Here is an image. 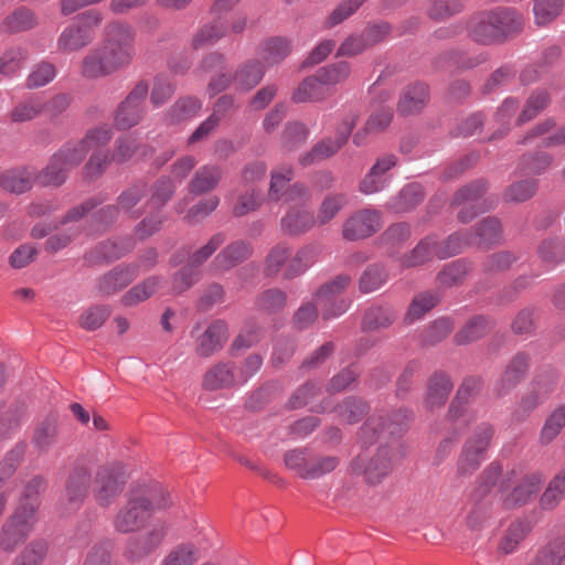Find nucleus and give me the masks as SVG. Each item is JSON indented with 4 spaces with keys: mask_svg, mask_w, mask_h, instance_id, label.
Masks as SVG:
<instances>
[{
    "mask_svg": "<svg viewBox=\"0 0 565 565\" xmlns=\"http://www.w3.org/2000/svg\"><path fill=\"white\" fill-rule=\"evenodd\" d=\"M527 531L529 529L523 522L511 523L501 539L499 551L507 555L515 552Z\"/></svg>",
    "mask_w": 565,
    "mask_h": 565,
    "instance_id": "obj_58",
    "label": "nucleus"
},
{
    "mask_svg": "<svg viewBox=\"0 0 565 565\" xmlns=\"http://www.w3.org/2000/svg\"><path fill=\"white\" fill-rule=\"evenodd\" d=\"M475 244L472 235L467 231L462 233H454L443 243L437 242L436 257L445 259L459 254L467 245Z\"/></svg>",
    "mask_w": 565,
    "mask_h": 565,
    "instance_id": "obj_51",
    "label": "nucleus"
},
{
    "mask_svg": "<svg viewBox=\"0 0 565 565\" xmlns=\"http://www.w3.org/2000/svg\"><path fill=\"white\" fill-rule=\"evenodd\" d=\"M149 87L146 82H139L118 106L115 122L119 129H129L136 126L143 116V102Z\"/></svg>",
    "mask_w": 565,
    "mask_h": 565,
    "instance_id": "obj_15",
    "label": "nucleus"
},
{
    "mask_svg": "<svg viewBox=\"0 0 565 565\" xmlns=\"http://www.w3.org/2000/svg\"><path fill=\"white\" fill-rule=\"evenodd\" d=\"M264 75V65L257 60H248L239 64L233 73V88L237 92H248L260 83Z\"/></svg>",
    "mask_w": 565,
    "mask_h": 565,
    "instance_id": "obj_27",
    "label": "nucleus"
},
{
    "mask_svg": "<svg viewBox=\"0 0 565 565\" xmlns=\"http://www.w3.org/2000/svg\"><path fill=\"white\" fill-rule=\"evenodd\" d=\"M83 161V152L81 150H73L66 143L58 149L50 159L45 168L40 172L36 171V179L39 184L43 186H60L63 184L70 171Z\"/></svg>",
    "mask_w": 565,
    "mask_h": 565,
    "instance_id": "obj_9",
    "label": "nucleus"
},
{
    "mask_svg": "<svg viewBox=\"0 0 565 565\" xmlns=\"http://www.w3.org/2000/svg\"><path fill=\"white\" fill-rule=\"evenodd\" d=\"M382 226V215L376 210H361L354 213L343 226V236L349 241L366 238Z\"/></svg>",
    "mask_w": 565,
    "mask_h": 565,
    "instance_id": "obj_18",
    "label": "nucleus"
},
{
    "mask_svg": "<svg viewBox=\"0 0 565 565\" xmlns=\"http://www.w3.org/2000/svg\"><path fill=\"white\" fill-rule=\"evenodd\" d=\"M565 426V405L556 408L545 420L541 430L540 441L542 445H548L555 439Z\"/></svg>",
    "mask_w": 565,
    "mask_h": 565,
    "instance_id": "obj_62",
    "label": "nucleus"
},
{
    "mask_svg": "<svg viewBox=\"0 0 565 565\" xmlns=\"http://www.w3.org/2000/svg\"><path fill=\"white\" fill-rule=\"evenodd\" d=\"M290 42L285 38H271L262 43L258 55L268 66L284 61L290 53Z\"/></svg>",
    "mask_w": 565,
    "mask_h": 565,
    "instance_id": "obj_41",
    "label": "nucleus"
},
{
    "mask_svg": "<svg viewBox=\"0 0 565 565\" xmlns=\"http://www.w3.org/2000/svg\"><path fill=\"white\" fill-rule=\"evenodd\" d=\"M202 109V102L196 97L180 98L169 110L172 122L182 121L196 116Z\"/></svg>",
    "mask_w": 565,
    "mask_h": 565,
    "instance_id": "obj_55",
    "label": "nucleus"
},
{
    "mask_svg": "<svg viewBox=\"0 0 565 565\" xmlns=\"http://www.w3.org/2000/svg\"><path fill=\"white\" fill-rule=\"evenodd\" d=\"M203 72H216L210 79L207 92L214 96L228 87H233V74L222 72L225 67V57L223 54L214 52L206 55L201 62Z\"/></svg>",
    "mask_w": 565,
    "mask_h": 565,
    "instance_id": "obj_24",
    "label": "nucleus"
},
{
    "mask_svg": "<svg viewBox=\"0 0 565 565\" xmlns=\"http://www.w3.org/2000/svg\"><path fill=\"white\" fill-rule=\"evenodd\" d=\"M565 498V470L559 471L550 480L540 498V507L543 510H554Z\"/></svg>",
    "mask_w": 565,
    "mask_h": 565,
    "instance_id": "obj_44",
    "label": "nucleus"
},
{
    "mask_svg": "<svg viewBox=\"0 0 565 565\" xmlns=\"http://www.w3.org/2000/svg\"><path fill=\"white\" fill-rule=\"evenodd\" d=\"M413 419V413L408 409H399L393 414L385 423L376 424L374 420L367 422L361 428V438L367 443L373 436L379 434L383 439L386 436H399L407 428L408 423Z\"/></svg>",
    "mask_w": 565,
    "mask_h": 565,
    "instance_id": "obj_20",
    "label": "nucleus"
},
{
    "mask_svg": "<svg viewBox=\"0 0 565 565\" xmlns=\"http://www.w3.org/2000/svg\"><path fill=\"white\" fill-rule=\"evenodd\" d=\"M44 479L38 476L25 486L20 504L2 525L0 546L3 551L13 552L33 531L36 523L38 495L44 489Z\"/></svg>",
    "mask_w": 565,
    "mask_h": 565,
    "instance_id": "obj_2",
    "label": "nucleus"
},
{
    "mask_svg": "<svg viewBox=\"0 0 565 565\" xmlns=\"http://www.w3.org/2000/svg\"><path fill=\"white\" fill-rule=\"evenodd\" d=\"M137 276V269L130 265H119L99 276L95 281V290L99 296L114 295L127 287Z\"/></svg>",
    "mask_w": 565,
    "mask_h": 565,
    "instance_id": "obj_21",
    "label": "nucleus"
},
{
    "mask_svg": "<svg viewBox=\"0 0 565 565\" xmlns=\"http://www.w3.org/2000/svg\"><path fill=\"white\" fill-rule=\"evenodd\" d=\"M177 189V184L169 177H161L158 179L150 189V198L147 200V204L153 209L160 210L172 198Z\"/></svg>",
    "mask_w": 565,
    "mask_h": 565,
    "instance_id": "obj_50",
    "label": "nucleus"
},
{
    "mask_svg": "<svg viewBox=\"0 0 565 565\" xmlns=\"http://www.w3.org/2000/svg\"><path fill=\"white\" fill-rule=\"evenodd\" d=\"M292 207L281 218L284 232L295 235L309 231L316 223L313 214L306 207L307 203H291Z\"/></svg>",
    "mask_w": 565,
    "mask_h": 565,
    "instance_id": "obj_30",
    "label": "nucleus"
},
{
    "mask_svg": "<svg viewBox=\"0 0 565 565\" xmlns=\"http://www.w3.org/2000/svg\"><path fill=\"white\" fill-rule=\"evenodd\" d=\"M57 441V425L53 418L41 422L32 436L33 447L41 454L47 452Z\"/></svg>",
    "mask_w": 565,
    "mask_h": 565,
    "instance_id": "obj_45",
    "label": "nucleus"
},
{
    "mask_svg": "<svg viewBox=\"0 0 565 565\" xmlns=\"http://www.w3.org/2000/svg\"><path fill=\"white\" fill-rule=\"evenodd\" d=\"M286 294L277 288L262 292L256 299V307L265 312L274 313L281 310L286 305Z\"/></svg>",
    "mask_w": 565,
    "mask_h": 565,
    "instance_id": "obj_63",
    "label": "nucleus"
},
{
    "mask_svg": "<svg viewBox=\"0 0 565 565\" xmlns=\"http://www.w3.org/2000/svg\"><path fill=\"white\" fill-rule=\"evenodd\" d=\"M550 103V96L545 90L534 92L526 100L520 116L518 125H523L536 117Z\"/></svg>",
    "mask_w": 565,
    "mask_h": 565,
    "instance_id": "obj_59",
    "label": "nucleus"
},
{
    "mask_svg": "<svg viewBox=\"0 0 565 565\" xmlns=\"http://www.w3.org/2000/svg\"><path fill=\"white\" fill-rule=\"evenodd\" d=\"M241 0H215L211 13L214 20L205 24L192 39V46L195 50L213 45L226 35L228 25L224 21V17L232 11Z\"/></svg>",
    "mask_w": 565,
    "mask_h": 565,
    "instance_id": "obj_12",
    "label": "nucleus"
},
{
    "mask_svg": "<svg viewBox=\"0 0 565 565\" xmlns=\"http://www.w3.org/2000/svg\"><path fill=\"white\" fill-rule=\"evenodd\" d=\"M537 191L536 180H521L512 183L503 193L507 202L522 203L531 199Z\"/></svg>",
    "mask_w": 565,
    "mask_h": 565,
    "instance_id": "obj_60",
    "label": "nucleus"
},
{
    "mask_svg": "<svg viewBox=\"0 0 565 565\" xmlns=\"http://www.w3.org/2000/svg\"><path fill=\"white\" fill-rule=\"evenodd\" d=\"M160 497L156 500L151 497H131L127 504L118 511L114 518V527L119 533H130L137 531L149 518L154 509H163L169 505V495L164 492L158 493Z\"/></svg>",
    "mask_w": 565,
    "mask_h": 565,
    "instance_id": "obj_7",
    "label": "nucleus"
},
{
    "mask_svg": "<svg viewBox=\"0 0 565 565\" xmlns=\"http://www.w3.org/2000/svg\"><path fill=\"white\" fill-rule=\"evenodd\" d=\"M320 249L316 245H306L290 257L284 270V278L292 279L306 273L318 259Z\"/></svg>",
    "mask_w": 565,
    "mask_h": 565,
    "instance_id": "obj_33",
    "label": "nucleus"
},
{
    "mask_svg": "<svg viewBox=\"0 0 565 565\" xmlns=\"http://www.w3.org/2000/svg\"><path fill=\"white\" fill-rule=\"evenodd\" d=\"M424 199V190L419 183L405 185L397 195L387 203V210L394 213H404L417 206Z\"/></svg>",
    "mask_w": 565,
    "mask_h": 565,
    "instance_id": "obj_34",
    "label": "nucleus"
},
{
    "mask_svg": "<svg viewBox=\"0 0 565 565\" xmlns=\"http://www.w3.org/2000/svg\"><path fill=\"white\" fill-rule=\"evenodd\" d=\"M294 178V169L290 166H281L271 171L269 198L275 201L284 200L287 203H308L310 193L302 183L289 185Z\"/></svg>",
    "mask_w": 565,
    "mask_h": 565,
    "instance_id": "obj_11",
    "label": "nucleus"
},
{
    "mask_svg": "<svg viewBox=\"0 0 565 565\" xmlns=\"http://www.w3.org/2000/svg\"><path fill=\"white\" fill-rule=\"evenodd\" d=\"M452 390L450 379L443 373L434 374L428 383L426 406L430 409L444 405Z\"/></svg>",
    "mask_w": 565,
    "mask_h": 565,
    "instance_id": "obj_42",
    "label": "nucleus"
},
{
    "mask_svg": "<svg viewBox=\"0 0 565 565\" xmlns=\"http://www.w3.org/2000/svg\"><path fill=\"white\" fill-rule=\"evenodd\" d=\"M428 98V87L424 83H415L408 86L398 103V111L403 115H412L420 111Z\"/></svg>",
    "mask_w": 565,
    "mask_h": 565,
    "instance_id": "obj_37",
    "label": "nucleus"
},
{
    "mask_svg": "<svg viewBox=\"0 0 565 565\" xmlns=\"http://www.w3.org/2000/svg\"><path fill=\"white\" fill-rule=\"evenodd\" d=\"M198 561V551L191 543L180 544L172 548L160 565H193Z\"/></svg>",
    "mask_w": 565,
    "mask_h": 565,
    "instance_id": "obj_61",
    "label": "nucleus"
},
{
    "mask_svg": "<svg viewBox=\"0 0 565 565\" xmlns=\"http://www.w3.org/2000/svg\"><path fill=\"white\" fill-rule=\"evenodd\" d=\"M36 24L35 13L26 7H20L2 21L0 30L3 33L13 34L29 31Z\"/></svg>",
    "mask_w": 565,
    "mask_h": 565,
    "instance_id": "obj_39",
    "label": "nucleus"
},
{
    "mask_svg": "<svg viewBox=\"0 0 565 565\" xmlns=\"http://www.w3.org/2000/svg\"><path fill=\"white\" fill-rule=\"evenodd\" d=\"M228 338V328L226 322L216 320L207 329L196 337V353L200 356H211L221 350Z\"/></svg>",
    "mask_w": 565,
    "mask_h": 565,
    "instance_id": "obj_25",
    "label": "nucleus"
},
{
    "mask_svg": "<svg viewBox=\"0 0 565 565\" xmlns=\"http://www.w3.org/2000/svg\"><path fill=\"white\" fill-rule=\"evenodd\" d=\"M437 237L429 235L423 238L409 255L402 259L403 267H415L425 264L436 257Z\"/></svg>",
    "mask_w": 565,
    "mask_h": 565,
    "instance_id": "obj_43",
    "label": "nucleus"
},
{
    "mask_svg": "<svg viewBox=\"0 0 565 565\" xmlns=\"http://www.w3.org/2000/svg\"><path fill=\"white\" fill-rule=\"evenodd\" d=\"M92 42V36L72 21L61 31L56 41V50L60 53L68 54L86 47Z\"/></svg>",
    "mask_w": 565,
    "mask_h": 565,
    "instance_id": "obj_31",
    "label": "nucleus"
},
{
    "mask_svg": "<svg viewBox=\"0 0 565 565\" xmlns=\"http://www.w3.org/2000/svg\"><path fill=\"white\" fill-rule=\"evenodd\" d=\"M392 458L391 450L386 446L380 447L376 455L367 462L362 457H359L352 463V469L358 473H362L369 484L375 486L381 483L383 478L391 472Z\"/></svg>",
    "mask_w": 565,
    "mask_h": 565,
    "instance_id": "obj_17",
    "label": "nucleus"
},
{
    "mask_svg": "<svg viewBox=\"0 0 565 565\" xmlns=\"http://www.w3.org/2000/svg\"><path fill=\"white\" fill-rule=\"evenodd\" d=\"M35 181L36 170L32 167L11 169L0 174V186L15 194L29 191Z\"/></svg>",
    "mask_w": 565,
    "mask_h": 565,
    "instance_id": "obj_28",
    "label": "nucleus"
},
{
    "mask_svg": "<svg viewBox=\"0 0 565 565\" xmlns=\"http://www.w3.org/2000/svg\"><path fill=\"white\" fill-rule=\"evenodd\" d=\"M488 184L484 180L475 182L459 189L452 198V205L460 207L458 220L462 223L472 221L479 213L491 210L494 199L484 198Z\"/></svg>",
    "mask_w": 565,
    "mask_h": 565,
    "instance_id": "obj_8",
    "label": "nucleus"
},
{
    "mask_svg": "<svg viewBox=\"0 0 565 565\" xmlns=\"http://www.w3.org/2000/svg\"><path fill=\"white\" fill-rule=\"evenodd\" d=\"M489 330L490 321L486 317H475L457 333L456 342L458 344H467L480 339Z\"/></svg>",
    "mask_w": 565,
    "mask_h": 565,
    "instance_id": "obj_53",
    "label": "nucleus"
},
{
    "mask_svg": "<svg viewBox=\"0 0 565 565\" xmlns=\"http://www.w3.org/2000/svg\"><path fill=\"white\" fill-rule=\"evenodd\" d=\"M316 73L330 92L331 88L344 83L349 78L351 65L348 62L341 61L320 67Z\"/></svg>",
    "mask_w": 565,
    "mask_h": 565,
    "instance_id": "obj_47",
    "label": "nucleus"
},
{
    "mask_svg": "<svg viewBox=\"0 0 565 565\" xmlns=\"http://www.w3.org/2000/svg\"><path fill=\"white\" fill-rule=\"evenodd\" d=\"M222 179V170L215 164L200 167L193 174L189 190L192 194L199 195L212 191Z\"/></svg>",
    "mask_w": 565,
    "mask_h": 565,
    "instance_id": "obj_32",
    "label": "nucleus"
},
{
    "mask_svg": "<svg viewBox=\"0 0 565 565\" xmlns=\"http://www.w3.org/2000/svg\"><path fill=\"white\" fill-rule=\"evenodd\" d=\"M493 437V427L482 423L472 431L465 443L460 459L458 461V473L467 476L476 471L486 459V452Z\"/></svg>",
    "mask_w": 565,
    "mask_h": 565,
    "instance_id": "obj_10",
    "label": "nucleus"
},
{
    "mask_svg": "<svg viewBox=\"0 0 565 565\" xmlns=\"http://www.w3.org/2000/svg\"><path fill=\"white\" fill-rule=\"evenodd\" d=\"M501 238V224L498 218L487 217L482 220L477 228L472 239L476 244L488 245L498 243Z\"/></svg>",
    "mask_w": 565,
    "mask_h": 565,
    "instance_id": "obj_56",
    "label": "nucleus"
},
{
    "mask_svg": "<svg viewBox=\"0 0 565 565\" xmlns=\"http://www.w3.org/2000/svg\"><path fill=\"white\" fill-rule=\"evenodd\" d=\"M136 32L126 22L113 21L104 29V39L99 45L117 71L131 63L136 54Z\"/></svg>",
    "mask_w": 565,
    "mask_h": 565,
    "instance_id": "obj_6",
    "label": "nucleus"
},
{
    "mask_svg": "<svg viewBox=\"0 0 565 565\" xmlns=\"http://www.w3.org/2000/svg\"><path fill=\"white\" fill-rule=\"evenodd\" d=\"M530 367V355L525 352L516 353L508 363L503 374L495 382L494 390L498 395H504L514 388L526 375Z\"/></svg>",
    "mask_w": 565,
    "mask_h": 565,
    "instance_id": "obj_23",
    "label": "nucleus"
},
{
    "mask_svg": "<svg viewBox=\"0 0 565 565\" xmlns=\"http://www.w3.org/2000/svg\"><path fill=\"white\" fill-rule=\"evenodd\" d=\"M343 145L337 139L327 138L316 143L312 149L299 158L303 167L315 164L337 153Z\"/></svg>",
    "mask_w": 565,
    "mask_h": 565,
    "instance_id": "obj_46",
    "label": "nucleus"
},
{
    "mask_svg": "<svg viewBox=\"0 0 565 565\" xmlns=\"http://www.w3.org/2000/svg\"><path fill=\"white\" fill-rule=\"evenodd\" d=\"M117 72L100 46L90 50L82 60L81 74L88 79L106 77Z\"/></svg>",
    "mask_w": 565,
    "mask_h": 565,
    "instance_id": "obj_26",
    "label": "nucleus"
},
{
    "mask_svg": "<svg viewBox=\"0 0 565 565\" xmlns=\"http://www.w3.org/2000/svg\"><path fill=\"white\" fill-rule=\"evenodd\" d=\"M564 7L563 0H533L534 21L537 25H546L555 20Z\"/></svg>",
    "mask_w": 565,
    "mask_h": 565,
    "instance_id": "obj_52",
    "label": "nucleus"
},
{
    "mask_svg": "<svg viewBox=\"0 0 565 565\" xmlns=\"http://www.w3.org/2000/svg\"><path fill=\"white\" fill-rule=\"evenodd\" d=\"M113 137V129L109 125H100L89 129L85 137L77 142H70L68 145L73 150H81L83 152V160L89 150H98L107 145Z\"/></svg>",
    "mask_w": 565,
    "mask_h": 565,
    "instance_id": "obj_38",
    "label": "nucleus"
},
{
    "mask_svg": "<svg viewBox=\"0 0 565 565\" xmlns=\"http://www.w3.org/2000/svg\"><path fill=\"white\" fill-rule=\"evenodd\" d=\"M147 186L143 183H137L124 191L118 198V205H107L97 212L100 222L108 223L114 221L121 212L130 218H137L145 212V199Z\"/></svg>",
    "mask_w": 565,
    "mask_h": 565,
    "instance_id": "obj_13",
    "label": "nucleus"
},
{
    "mask_svg": "<svg viewBox=\"0 0 565 565\" xmlns=\"http://www.w3.org/2000/svg\"><path fill=\"white\" fill-rule=\"evenodd\" d=\"M162 278L151 276L142 282L134 286L121 298L125 306H136L150 298L161 286Z\"/></svg>",
    "mask_w": 565,
    "mask_h": 565,
    "instance_id": "obj_48",
    "label": "nucleus"
},
{
    "mask_svg": "<svg viewBox=\"0 0 565 565\" xmlns=\"http://www.w3.org/2000/svg\"><path fill=\"white\" fill-rule=\"evenodd\" d=\"M330 92L318 78L317 73L305 78L292 94L295 103L321 102L329 96Z\"/></svg>",
    "mask_w": 565,
    "mask_h": 565,
    "instance_id": "obj_35",
    "label": "nucleus"
},
{
    "mask_svg": "<svg viewBox=\"0 0 565 565\" xmlns=\"http://www.w3.org/2000/svg\"><path fill=\"white\" fill-rule=\"evenodd\" d=\"M252 255V246L244 242L238 241L226 246L213 260V266L216 270H226L234 267L236 264L245 260Z\"/></svg>",
    "mask_w": 565,
    "mask_h": 565,
    "instance_id": "obj_36",
    "label": "nucleus"
},
{
    "mask_svg": "<svg viewBox=\"0 0 565 565\" xmlns=\"http://www.w3.org/2000/svg\"><path fill=\"white\" fill-rule=\"evenodd\" d=\"M124 471L119 463L98 468L95 476L94 497L102 507H108L124 489Z\"/></svg>",
    "mask_w": 565,
    "mask_h": 565,
    "instance_id": "obj_14",
    "label": "nucleus"
},
{
    "mask_svg": "<svg viewBox=\"0 0 565 565\" xmlns=\"http://www.w3.org/2000/svg\"><path fill=\"white\" fill-rule=\"evenodd\" d=\"M351 284V277L339 275L331 281L324 284L315 295V303H303L295 313L294 322L298 329H306L318 317V308L323 319H332L344 313L351 301L342 296V292Z\"/></svg>",
    "mask_w": 565,
    "mask_h": 565,
    "instance_id": "obj_3",
    "label": "nucleus"
},
{
    "mask_svg": "<svg viewBox=\"0 0 565 565\" xmlns=\"http://www.w3.org/2000/svg\"><path fill=\"white\" fill-rule=\"evenodd\" d=\"M518 477L519 471L516 469L508 470L502 475L501 466L493 462L483 471L482 480L475 490L473 498H481L492 487L498 486L501 500L507 508L524 505L536 497L544 478L537 471L524 475L521 478Z\"/></svg>",
    "mask_w": 565,
    "mask_h": 565,
    "instance_id": "obj_1",
    "label": "nucleus"
},
{
    "mask_svg": "<svg viewBox=\"0 0 565 565\" xmlns=\"http://www.w3.org/2000/svg\"><path fill=\"white\" fill-rule=\"evenodd\" d=\"M397 163L396 156L390 153L381 156L371 167L367 174L361 180L359 189L363 194L370 195L383 191L390 184L388 171Z\"/></svg>",
    "mask_w": 565,
    "mask_h": 565,
    "instance_id": "obj_19",
    "label": "nucleus"
},
{
    "mask_svg": "<svg viewBox=\"0 0 565 565\" xmlns=\"http://www.w3.org/2000/svg\"><path fill=\"white\" fill-rule=\"evenodd\" d=\"M542 260L550 265L565 262V242L550 238L544 241L539 248Z\"/></svg>",
    "mask_w": 565,
    "mask_h": 565,
    "instance_id": "obj_64",
    "label": "nucleus"
},
{
    "mask_svg": "<svg viewBox=\"0 0 565 565\" xmlns=\"http://www.w3.org/2000/svg\"><path fill=\"white\" fill-rule=\"evenodd\" d=\"M90 473L86 468H75L67 480L64 499L71 510L76 509L87 494Z\"/></svg>",
    "mask_w": 565,
    "mask_h": 565,
    "instance_id": "obj_29",
    "label": "nucleus"
},
{
    "mask_svg": "<svg viewBox=\"0 0 565 565\" xmlns=\"http://www.w3.org/2000/svg\"><path fill=\"white\" fill-rule=\"evenodd\" d=\"M311 451L308 448H297L285 454L284 461L286 467L294 471L298 477L307 479L309 463L311 462Z\"/></svg>",
    "mask_w": 565,
    "mask_h": 565,
    "instance_id": "obj_57",
    "label": "nucleus"
},
{
    "mask_svg": "<svg viewBox=\"0 0 565 565\" xmlns=\"http://www.w3.org/2000/svg\"><path fill=\"white\" fill-rule=\"evenodd\" d=\"M26 61V49L21 46L7 49L0 56V75L8 78L19 76Z\"/></svg>",
    "mask_w": 565,
    "mask_h": 565,
    "instance_id": "obj_40",
    "label": "nucleus"
},
{
    "mask_svg": "<svg viewBox=\"0 0 565 565\" xmlns=\"http://www.w3.org/2000/svg\"><path fill=\"white\" fill-rule=\"evenodd\" d=\"M166 532L167 527L163 523L153 525L145 535L128 542L126 556L134 562L146 557L161 545Z\"/></svg>",
    "mask_w": 565,
    "mask_h": 565,
    "instance_id": "obj_22",
    "label": "nucleus"
},
{
    "mask_svg": "<svg viewBox=\"0 0 565 565\" xmlns=\"http://www.w3.org/2000/svg\"><path fill=\"white\" fill-rule=\"evenodd\" d=\"M44 109V102L39 97H30L19 103L10 113L13 122L29 121L38 117Z\"/></svg>",
    "mask_w": 565,
    "mask_h": 565,
    "instance_id": "obj_54",
    "label": "nucleus"
},
{
    "mask_svg": "<svg viewBox=\"0 0 565 565\" xmlns=\"http://www.w3.org/2000/svg\"><path fill=\"white\" fill-rule=\"evenodd\" d=\"M262 364L263 358L258 354H250L239 366L232 361H221L205 372L202 385L207 391L239 387L260 370Z\"/></svg>",
    "mask_w": 565,
    "mask_h": 565,
    "instance_id": "obj_5",
    "label": "nucleus"
},
{
    "mask_svg": "<svg viewBox=\"0 0 565 565\" xmlns=\"http://www.w3.org/2000/svg\"><path fill=\"white\" fill-rule=\"evenodd\" d=\"M553 157L546 152L523 154L518 163L520 174L539 175L545 172L552 164Z\"/></svg>",
    "mask_w": 565,
    "mask_h": 565,
    "instance_id": "obj_49",
    "label": "nucleus"
},
{
    "mask_svg": "<svg viewBox=\"0 0 565 565\" xmlns=\"http://www.w3.org/2000/svg\"><path fill=\"white\" fill-rule=\"evenodd\" d=\"M523 18L514 9L497 8L477 14L470 23L469 33L480 44L503 42L508 36L522 31Z\"/></svg>",
    "mask_w": 565,
    "mask_h": 565,
    "instance_id": "obj_4",
    "label": "nucleus"
},
{
    "mask_svg": "<svg viewBox=\"0 0 565 565\" xmlns=\"http://www.w3.org/2000/svg\"><path fill=\"white\" fill-rule=\"evenodd\" d=\"M480 387L481 380L477 377H468L462 382L448 412V418L452 424L467 426L475 419L468 405Z\"/></svg>",
    "mask_w": 565,
    "mask_h": 565,
    "instance_id": "obj_16",
    "label": "nucleus"
}]
</instances>
